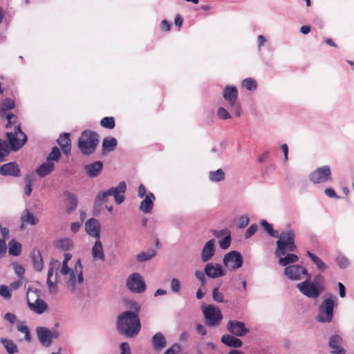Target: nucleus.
Segmentation results:
<instances>
[{
    "instance_id": "1",
    "label": "nucleus",
    "mask_w": 354,
    "mask_h": 354,
    "mask_svg": "<svg viewBox=\"0 0 354 354\" xmlns=\"http://www.w3.org/2000/svg\"><path fill=\"white\" fill-rule=\"evenodd\" d=\"M295 239V232L292 229L281 232L279 238L276 241L277 248L274 252L275 256L279 258V263L280 266L287 267L290 263L298 261L299 257L297 254L287 253L288 252H292L297 250Z\"/></svg>"
},
{
    "instance_id": "2",
    "label": "nucleus",
    "mask_w": 354,
    "mask_h": 354,
    "mask_svg": "<svg viewBox=\"0 0 354 354\" xmlns=\"http://www.w3.org/2000/svg\"><path fill=\"white\" fill-rule=\"evenodd\" d=\"M117 328L126 337H136L141 329L138 314L131 310H126L120 314L117 320Z\"/></svg>"
},
{
    "instance_id": "3",
    "label": "nucleus",
    "mask_w": 354,
    "mask_h": 354,
    "mask_svg": "<svg viewBox=\"0 0 354 354\" xmlns=\"http://www.w3.org/2000/svg\"><path fill=\"white\" fill-rule=\"evenodd\" d=\"M126 190V183L124 181H121L119 183L118 186L111 187L104 192H100L97 193L93 204L94 212H100L102 205L107 203V198L109 196H113L115 203L117 205L122 203L125 200L124 194Z\"/></svg>"
},
{
    "instance_id": "4",
    "label": "nucleus",
    "mask_w": 354,
    "mask_h": 354,
    "mask_svg": "<svg viewBox=\"0 0 354 354\" xmlns=\"http://www.w3.org/2000/svg\"><path fill=\"white\" fill-rule=\"evenodd\" d=\"M99 143V135L90 130L82 132L78 139V148L81 153L85 156L93 154Z\"/></svg>"
},
{
    "instance_id": "5",
    "label": "nucleus",
    "mask_w": 354,
    "mask_h": 354,
    "mask_svg": "<svg viewBox=\"0 0 354 354\" xmlns=\"http://www.w3.org/2000/svg\"><path fill=\"white\" fill-rule=\"evenodd\" d=\"M337 298L330 295L324 299L318 307V314L315 319L319 323H330L334 316V308L337 306Z\"/></svg>"
},
{
    "instance_id": "6",
    "label": "nucleus",
    "mask_w": 354,
    "mask_h": 354,
    "mask_svg": "<svg viewBox=\"0 0 354 354\" xmlns=\"http://www.w3.org/2000/svg\"><path fill=\"white\" fill-rule=\"evenodd\" d=\"M239 91L234 85H226L223 90V97L230 106L231 111L234 112L237 117H241L242 111L238 101Z\"/></svg>"
},
{
    "instance_id": "7",
    "label": "nucleus",
    "mask_w": 354,
    "mask_h": 354,
    "mask_svg": "<svg viewBox=\"0 0 354 354\" xmlns=\"http://www.w3.org/2000/svg\"><path fill=\"white\" fill-rule=\"evenodd\" d=\"M6 138L10 150L17 151L27 142V136L21 129L20 124L16 125L13 132H6Z\"/></svg>"
},
{
    "instance_id": "8",
    "label": "nucleus",
    "mask_w": 354,
    "mask_h": 354,
    "mask_svg": "<svg viewBox=\"0 0 354 354\" xmlns=\"http://www.w3.org/2000/svg\"><path fill=\"white\" fill-rule=\"evenodd\" d=\"M26 294L27 304L32 311L38 315H41L47 310L48 304L46 301L39 298L37 289L29 288Z\"/></svg>"
},
{
    "instance_id": "9",
    "label": "nucleus",
    "mask_w": 354,
    "mask_h": 354,
    "mask_svg": "<svg viewBox=\"0 0 354 354\" xmlns=\"http://www.w3.org/2000/svg\"><path fill=\"white\" fill-rule=\"evenodd\" d=\"M202 312L205 324L209 327H216L223 319L221 310L212 304L203 305Z\"/></svg>"
},
{
    "instance_id": "10",
    "label": "nucleus",
    "mask_w": 354,
    "mask_h": 354,
    "mask_svg": "<svg viewBox=\"0 0 354 354\" xmlns=\"http://www.w3.org/2000/svg\"><path fill=\"white\" fill-rule=\"evenodd\" d=\"M311 274H308L306 280L301 283L297 284V288L299 292L308 298L315 299L317 298L324 291L318 285L311 283Z\"/></svg>"
},
{
    "instance_id": "11",
    "label": "nucleus",
    "mask_w": 354,
    "mask_h": 354,
    "mask_svg": "<svg viewBox=\"0 0 354 354\" xmlns=\"http://www.w3.org/2000/svg\"><path fill=\"white\" fill-rule=\"evenodd\" d=\"M308 179L313 184H322L331 182L333 178L330 166L324 165L317 167L309 174Z\"/></svg>"
},
{
    "instance_id": "12",
    "label": "nucleus",
    "mask_w": 354,
    "mask_h": 354,
    "mask_svg": "<svg viewBox=\"0 0 354 354\" xmlns=\"http://www.w3.org/2000/svg\"><path fill=\"white\" fill-rule=\"evenodd\" d=\"M126 286L133 293H142L147 288L143 277L138 272H133L127 277Z\"/></svg>"
},
{
    "instance_id": "13",
    "label": "nucleus",
    "mask_w": 354,
    "mask_h": 354,
    "mask_svg": "<svg viewBox=\"0 0 354 354\" xmlns=\"http://www.w3.org/2000/svg\"><path fill=\"white\" fill-rule=\"evenodd\" d=\"M227 331L236 337H244L250 333V329L246 327L242 321L230 319L226 325Z\"/></svg>"
},
{
    "instance_id": "14",
    "label": "nucleus",
    "mask_w": 354,
    "mask_h": 354,
    "mask_svg": "<svg viewBox=\"0 0 354 354\" xmlns=\"http://www.w3.org/2000/svg\"><path fill=\"white\" fill-rule=\"evenodd\" d=\"M223 261L226 267L234 270L243 266V259L241 252L233 250L225 254Z\"/></svg>"
},
{
    "instance_id": "15",
    "label": "nucleus",
    "mask_w": 354,
    "mask_h": 354,
    "mask_svg": "<svg viewBox=\"0 0 354 354\" xmlns=\"http://www.w3.org/2000/svg\"><path fill=\"white\" fill-rule=\"evenodd\" d=\"M283 274L289 279L293 281H299L302 279L303 276L308 277L310 274L308 270L300 265H290L285 268Z\"/></svg>"
},
{
    "instance_id": "16",
    "label": "nucleus",
    "mask_w": 354,
    "mask_h": 354,
    "mask_svg": "<svg viewBox=\"0 0 354 354\" xmlns=\"http://www.w3.org/2000/svg\"><path fill=\"white\" fill-rule=\"evenodd\" d=\"M204 266L203 272L207 277L212 279L218 278L225 274L223 267L217 263L206 262Z\"/></svg>"
},
{
    "instance_id": "17",
    "label": "nucleus",
    "mask_w": 354,
    "mask_h": 354,
    "mask_svg": "<svg viewBox=\"0 0 354 354\" xmlns=\"http://www.w3.org/2000/svg\"><path fill=\"white\" fill-rule=\"evenodd\" d=\"M85 231L86 234L95 239H100V225L95 218H91L85 223Z\"/></svg>"
},
{
    "instance_id": "18",
    "label": "nucleus",
    "mask_w": 354,
    "mask_h": 354,
    "mask_svg": "<svg viewBox=\"0 0 354 354\" xmlns=\"http://www.w3.org/2000/svg\"><path fill=\"white\" fill-rule=\"evenodd\" d=\"M0 174L3 176L19 177L21 169L16 162H10L0 167Z\"/></svg>"
},
{
    "instance_id": "19",
    "label": "nucleus",
    "mask_w": 354,
    "mask_h": 354,
    "mask_svg": "<svg viewBox=\"0 0 354 354\" xmlns=\"http://www.w3.org/2000/svg\"><path fill=\"white\" fill-rule=\"evenodd\" d=\"M216 253L215 240L210 239L206 242L201 253V261L203 263L208 262Z\"/></svg>"
},
{
    "instance_id": "20",
    "label": "nucleus",
    "mask_w": 354,
    "mask_h": 354,
    "mask_svg": "<svg viewBox=\"0 0 354 354\" xmlns=\"http://www.w3.org/2000/svg\"><path fill=\"white\" fill-rule=\"evenodd\" d=\"M57 272L55 270L53 266L49 267L47 273L46 283L48 290L50 293L55 294L57 288Z\"/></svg>"
},
{
    "instance_id": "21",
    "label": "nucleus",
    "mask_w": 354,
    "mask_h": 354,
    "mask_svg": "<svg viewBox=\"0 0 354 354\" xmlns=\"http://www.w3.org/2000/svg\"><path fill=\"white\" fill-rule=\"evenodd\" d=\"M36 332L38 339L43 346L48 347L52 344L49 328L43 326H38L36 328Z\"/></svg>"
},
{
    "instance_id": "22",
    "label": "nucleus",
    "mask_w": 354,
    "mask_h": 354,
    "mask_svg": "<svg viewBox=\"0 0 354 354\" xmlns=\"http://www.w3.org/2000/svg\"><path fill=\"white\" fill-rule=\"evenodd\" d=\"M57 142L64 154L68 155L71 153V142L69 133H61L57 140Z\"/></svg>"
},
{
    "instance_id": "23",
    "label": "nucleus",
    "mask_w": 354,
    "mask_h": 354,
    "mask_svg": "<svg viewBox=\"0 0 354 354\" xmlns=\"http://www.w3.org/2000/svg\"><path fill=\"white\" fill-rule=\"evenodd\" d=\"M103 169V163L102 161H95L91 164L84 166V170L90 178L97 177Z\"/></svg>"
},
{
    "instance_id": "24",
    "label": "nucleus",
    "mask_w": 354,
    "mask_h": 354,
    "mask_svg": "<svg viewBox=\"0 0 354 354\" xmlns=\"http://www.w3.org/2000/svg\"><path fill=\"white\" fill-rule=\"evenodd\" d=\"M239 337L232 334H225L222 335L221 342L228 347L240 348L243 345V342Z\"/></svg>"
},
{
    "instance_id": "25",
    "label": "nucleus",
    "mask_w": 354,
    "mask_h": 354,
    "mask_svg": "<svg viewBox=\"0 0 354 354\" xmlns=\"http://www.w3.org/2000/svg\"><path fill=\"white\" fill-rule=\"evenodd\" d=\"M91 254L93 259L95 261H104L105 260V254L100 239H95L91 249Z\"/></svg>"
},
{
    "instance_id": "26",
    "label": "nucleus",
    "mask_w": 354,
    "mask_h": 354,
    "mask_svg": "<svg viewBox=\"0 0 354 354\" xmlns=\"http://www.w3.org/2000/svg\"><path fill=\"white\" fill-rule=\"evenodd\" d=\"M55 163L50 161H46L41 164L36 169L35 173L40 177L44 178L50 174L55 169Z\"/></svg>"
},
{
    "instance_id": "27",
    "label": "nucleus",
    "mask_w": 354,
    "mask_h": 354,
    "mask_svg": "<svg viewBox=\"0 0 354 354\" xmlns=\"http://www.w3.org/2000/svg\"><path fill=\"white\" fill-rule=\"evenodd\" d=\"M155 200L154 194L151 192L148 193L140 205V210L145 214L150 213L153 209Z\"/></svg>"
},
{
    "instance_id": "28",
    "label": "nucleus",
    "mask_w": 354,
    "mask_h": 354,
    "mask_svg": "<svg viewBox=\"0 0 354 354\" xmlns=\"http://www.w3.org/2000/svg\"><path fill=\"white\" fill-rule=\"evenodd\" d=\"M151 344L154 350L161 351L167 345V340L164 335L160 333H156L151 337Z\"/></svg>"
},
{
    "instance_id": "29",
    "label": "nucleus",
    "mask_w": 354,
    "mask_h": 354,
    "mask_svg": "<svg viewBox=\"0 0 354 354\" xmlns=\"http://www.w3.org/2000/svg\"><path fill=\"white\" fill-rule=\"evenodd\" d=\"M64 195L68 201V205L66 207V212L71 214L74 212L77 207V197L75 194L68 191H65Z\"/></svg>"
},
{
    "instance_id": "30",
    "label": "nucleus",
    "mask_w": 354,
    "mask_h": 354,
    "mask_svg": "<svg viewBox=\"0 0 354 354\" xmlns=\"http://www.w3.org/2000/svg\"><path fill=\"white\" fill-rule=\"evenodd\" d=\"M54 245L59 250L69 251L73 247V241L70 238H61L55 241Z\"/></svg>"
},
{
    "instance_id": "31",
    "label": "nucleus",
    "mask_w": 354,
    "mask_h": 354,
    "mask_svg": "<svg viewBox=\"0 0 354 354\" xmlns=\"http://www.w3.org/2000/svg\"><path fill=\"white\" fill-rule=\"evenodd\" d=\"M0 342L4 346L8 354H16L19 352L18 346L12 339L1 337Z\"/></svg>"
},
{
    "instance_id": "32",
    "label": "nucleus",
    "mask_w": 354,
    "mask_h": 354,
    "mask_svg": "<svg viewBox=\"0 0 354 354\" xmlns=\"http://www.w3.org/2000/svg\"><path fill=\"white\" fill-rule=\"evenodd\" d=\"M34 269L40 272L44 268V261L39 250H34L31 255Z\"/></svg>"
},
{
    "instance_id": "33",
    "label": "nucleus",
    "mask_w": 354,
    "mask_h": 354,
    "mask_svg": "<svg viewBox=\"0 0 354 354\" xmlns=\"http://www.w3.org/2000/svg\"><path fill=\"white\" fill-rule=\"evenodd\" d=\"M15 103L12 99L10 97L3 99L0 103V117L3 118L8 111L12 110L15 108Z\"/></svg>"
},
{
    "instance_id": "34",
    "label": "nucleus",
    "mask_w": 354,
    "mask_h": 354,
    "mask_svg": "<svg viewBox=\"0 0 354 354\" xmlns=\"http://www.w3.org/2000/svg\"><path fill=\"white\" fill-rule=\"evenodd\" d=\"M118 145L116 138L113 137H105L102 140L103 153L113 151Z\"/></svg>"
},
{
    "instance_id": "35",
    "label": "nucleus",
    "mask_w": 354,
    "mask_h": 354,
    "mask_svg": "<svg viewBox=\"0 0 354 354\" xmlns=\"http://www.w3.org/2000/svg\"><path fill=\"white\" fill-rule=\"evenodd\" d=\"M21 221L23 223H26L31 225H35L39 222V218L28 209H26L21 217Z\"/></svg>"
},
{
    "instance_id": "36",
    "label": "nucleus",
    "mask_w": 354,
    "mask_h": 354,
    "mask_svg": "<svg viewBox=\"0 0 354 354\" xmlns=\"http://www.w3.org/2000/svg\"><path fill=\"white\" fill-rule=\"evenodd\" d=\"M306 256L310 259L312 262L316 266L317 268L319 271L324 272L326 269L327 266L326 263L319 257L313 252L307 251Z\"/></svg>"
},
{
    "instance_id": "37",
    "label": "nucleus",
    "mask_w": 354,
    "mask_h": 354,
    "mask_svg": "<svg viewBox=\"0 0 354 354\" xmlns=\"http://www.w3.org/2000/svg\"><path fill=\"white\" fill-rule=\"evenodd\" d=\"M17 330L21 333L24 335V339L25 342L29 343L31 342V336L29 328L24 324V322L19 321L16 324Z\"/></svg>"
},
{
    "instance_id": "38",
    "label": "nucleus",
    "mask_w": 354,
    "mask_h": 354,
    "mask_svg": "<svg viewBox=\"0 0 354 354\" xmlns=\"http://www.w3.org/2000/svg\"><path fill=\"white\" fill-rule=\"evenodd\" d=\"M263 229L272 237L279 238L280 235L277 230L273 229L272 225L269 223L266 219H262L259 222Z\"/></svg>"
},
{
    "instance_id": "39",
    "label": "nucleus",
    "mask_w": 354,
    "mask_h": 354,
    "mask_svg": "<svg viewBox=\"0 0 354 354\" xmlns=\"http://www.w3.org/2000/svg\"><path fill=\"white\" fill-rule=\"evenodd\" d=\"M225 174L222 169L209 172V179L214 183H218L225 179Z\"/></svg>"
},
{
    "instance_id": "40",
    "label": "nucleus",
    "mask_w": 354,
    "mask_h": 354,
    "mask_svg": "<svg viewBox=\"0 0 354 354\" xmlns=\"http://www.w3.org/2000/svg\"><path fill=\"white\" fill-rule=\"evenodd\" d=\"M9 254L15 257H17L20 255L21 252L22 245L19 242L15 241L14 239H12L9 242Z\"/></svg>"
},
{
    "instance_id": "41",
    "label": "nucleus",
    "mask_w": 354,
    "mask_h": 354,
    "mask_svg": "<svg viewBox=\"0 0 354 354\" xmlns=\"http://www.w3.org/2000/svg\"><path fill=\"white\" fill-rule=\"evenodd\" d=\"M342 337L338 334L332 335L328 340V346L330 349L339 348L342 346Z\"/></svg>"
},
{
    "instance_id": "42",
    "label": "nucleus",
    "mask_w": 354,
    "mask_h": 354,
    "mask_svg": "<svg viewBox=\"0 0 354 354\" xmlns=\"http://www.w3.org/2000/svg\"><path fill=\"white\" fill-rule=\"evenodd\" d=\"M156 255V251L153 249H150L147 252H142L141 253L137 254L136 260L138 262H145L151 259Z\"/></svg>"
},
{
    "instance_id": "43",
    "label": "nucleus",
    "mask_w": 354,
    "mask_h": 354,
    "mask_svg": "<svg viewBox=\"0 0 354 354\" xmlns=\"http://www.w3.org/2000/svg\"><path fill=\"white\" fill-rule=\"evenodd\" d=\"M10 151L8 142L5 140L0 139V162L5 161L6 157L9 155Z\"/></svg>"
},
{
    "instance_id": "44",
    "label": "nucleus",
    "mask_w": 354,
    "mask_h": 354,
    "mask_svg": "<svg viewBox=\"0 0 354 354\" xmlns=\"http://www.w3.org/2000/svg\"><path fill=\"white\" fill-rule=\"evenodd\" d=\"M335 261L340 269H345L348 268L350 264L348 259L341 253L337 254Z\"/></svg>"
},
{
    "instance_id": "45",
    "label": "nucleus",
    "mask_w": 354,
    "mask_h": 354,
    "mask_svg": "<svg viewBox=\"0 0 354 354\" xmlns=\"http://www.w3.org/2000/svg\"><path fill=\"white\" fill-rule=\"evenodd\" d=\"M241 86L248 91H254L257 87V82L255 80L248 77L243 80L241 82Z\"/></svg>"
},
{
    "instance_id": "46",
    "label": "nucleus",
    "mask_w": 354,
    "mask_h": 354,
    "mask_svg": "<svg viewBox=\"0 0 354 354\" xmlns=\"http://www.w3.org/2000/svg\"><path fill=\"white\" fill-rule=\"evenodd\" d=\"M61 157V152L60 150L57 147H53L51 149V151L48 155V157L46 158L47 161H56L58 162L59 158Z\"/></svg>"
},
{
    "instance_id": "47",
    "label": "nucleus",
    "mask_w": 354,
    "mask_h": 354,
    "mask_svg": "<svg viewBox=\"0 0 354 354\" xmlns=\"http://www.w3.org/2000/svg\"><path fill=\"white\" fill-rule=\"evenodd\" d=\"M100 125L108 129H113L115 126V120L113 117H104L100 120Z\"/></svg>"
},
{
    "instance_id": "48",
    "label": "nucleus",
    "mask_w": 354,
    "mask_h": 354,
    "mask_svg": "<svg viewBox=\"0 0 354 354\" xmlns=\"http://www.w3.org/2000/svg\"><path fill=\"white\" fill-rule=\"evenodd\" d=\"M194 276L197 280H198L201 283V288H205L206 283H207V278H206V274L201 270H196L194 272Z\"/></svg>"
},
{
    "instance_id": "49",
    "label": "nucleus",
    "mask_w": 354,
    "mask_h": 354,
    "mask_svg": "<svg viewBox=\"0 0 354 354\" xmlns=\"http://www.w3.org/2000/svg\"><path fill=\"white\" fill-rule=\"evenodd\" d=\"M213 299L218 303L225 302L223 294L219 291V287H215L212 290Z\"/></svg>"
},
{
    "instance_id": "50",
    "label": "nucleus",
    "mask_w": 354,
    "mask_h": 354,
    "mask_svg": "<svg viewBox=\"0 0 354 354\" xmlns=\"http://www.w3.org/2000/svg\"><path fill=\"white\" fill-rule=\"evenodd\" d=\"M232 241L231 233L227 234L224 238L219 241L218 244L221 249L227 250L230 246Z\"/></svg>"
},
{
    "instance_id": "51",
    "label": "nucleus",
    "mask_w": 354,
    "mask_h": 354,
    "mask_svg": "<svg viewBox=\"0 0 354 354\" xmlns=\"http://www.w3.org/2000/svg\"><path fill=\"white\" fill-rule=\"evenodd\" d=\"M3 118H6L8 121L6 128L9 129L12 127V124L17 123V116L11 113H8L5 114L4 117Z\"/></svg>"
},
{
    "instance_id": "52",
    "label": "nucleus",
    "mask_w": 354,
    "mask_h": 354,
    "mask_svg": "<svg viewBox=\"0 0 354 354\" xmlns=\"http://www.w3.org/2000/svg\"><path fill=\"white\" fill-rule=\"evenodd\" d=\"M82 268L81 261L78 259L75 264V271L77 273V281L79 283H82L84 281Z\"/></svg>"
},
{
    "instance_id": "53",
    "label": "nucleus",
    "mask_w": 354,
    "mask_h": 354,
    "mask_svg": "<svg viewBox=\"0 0 354 354\" xmlns=\"http://www.w3.org/2000/svg\"><path fill=\"white\" fill-rule=\"evenodd\" d=\"M180 282L176 278H173L170 282L171 291L173 293H178L180 290Z\"/></svg>"
},
{
    "instance_id": "54",
    "label": "nucleus",
    "mask_w": 354,
    "mask_h": 354,
    "mask_svg": "<svg viewBox=\"0 0 354 354\" xmlns=\"http://www.w3.org/2000/svg\"><path fill=\"white\" fill-rule=\"evenodd\" d=\"M217 116L221 120L231 118L230 112L224 107H219L217 110Z\"/></svg>"
},
{
    "instance_id": "55",
    "label": "nucleus",
    "mask_w": 354,
    "mask_h": 354,
    "mask_svg": "<svg viewBox=\"0 0 354 354\" xmlns=\"http://www.w3.org/2000/svg\"><path fill=\"white\" fill-rule=\"evenodd\" d=\"M258 225L256 223H253L249 226L245 233V239H249L257 231Z\"/></svg>"
},
{
    "instance_id": "56",
    "label": "nucleus",
    "mask_w": 354,
    "mask_h": 354,
    "mask_svg": "<svg viewBox=\"0 0 354 354\" xmlns=\"http://www.w3.org/2000/svg\"><path fill=\"white\" fill-rule=\"evenodd\" d=\"M0 295L8 299L12 297L11 290L7 286L0 285Z\"/></svg>"
},
{
    "instance_id": "57",
    "label": "nucleus",
    "mask_w": 354,
    "mask_h": 354,
    "mask_svg": "<svg viewBox=\"0 0 354 354\" xmlns=\"http://www.w3.org/2000/svg\"><path fill=\"white\" fill-rule=\"evenodd\" d=\"M181 351V346L178 344H174L167 348L164 354H178Z\"/></svg>"
},
{
    "instance_id": "58",
    "label": "nucleus",
    "mask_w": 354,
    "mask_h": 354,
    "mask_svg": "<svg viewBox=\"0 0 354 354\" xmlns=\"http://www.w3.org/2000/svg\"><path fill=\"white\" fill-rule=\"evenodd\" d=\"M250 218L248 215H242L239 217V224L238 225L239 228L243 229L245 228L249 223Z\"/></svg>"
},
{
    "instance_id": "59",
    "label": "nucleus",
    "mask_w": 354,
    "mask_h": 354,
    "mask_svg": "<svg viewBox=\"0 0 354 354\" xmlns=\"http://www.w3.org/2000/svg\"><path fill=\"white\" fill-rule=\"evenodd\" d=\"M324 282V277L321 274L315 275L313 281L311 283H316L322 288H324L323 283Z\"/></svg>"
},
{
    "instance_id": "60",
    "label": "nucleus",
    "mask_w": 354,
    "mask_h": 354,
    "mask_svg": "<svg viewBox=\"0 0 354 354\" xmlns=\"http://www.w3.org/2000/svg\"><path fill=\"white\" fill-rule=\"evenodd\" d=\"M213 235L216 238H220L223 236H226L231 233L227 228H225L221 230H212Z\"/></svg>"
},
{
    "instance_id": "61",
    "label": "nucleus",
    "mask_w": 354,
    "mask_h": 354,
    "mask_svg": "<svg viewBox=\"0 0 354 354\" xmlns=\"http://www.w3.org/2000/svg\"><path fill=\"white\" fill-rule=\"evenodd\" d=\"M120 354H131L129 343L122 342L120 346Z\"/></svg>"
},
{
    "instance_id": "62",
    "label": "nucleus",
    "mask_w": 354,
    "mask_h": 354,
    "mask_svg": "<svg viewBox=\"0 0 354 354\" xmlns=\"http://www.w3.org/2000/svg\"><path fill=\"white\" fill-rule=\"evenodd\" d=\"M267 42V39L266 37L263 35H260L257 37V48L258 50H261L262 47L265 45V44Z\"/></svg>"
},
{
    "instance_id": "63",
    "label": "nucleus",
    "mask_w": 354,
    "mask_h": 354,
    "mask_svg": "<svg viewBox=\"0 0 354 354\" xmlns=\"http://www.w3.org/2000/svg\"><path fill=\"white\" fill-rule=\"evenodd\" d=\"M160 28L162 31H169L171 28V24L167 19H163L160 23Z\"/></svg>"
},
{
    "instance_id": "64",
    "label": "nucleus",
    "mask_w": 354,
    "mask_h": 354,
    "mask_svg": "<svg viewBox=\"0 0 354 354\" xmlns=\"http://www.w3.org/2000/svg\"><path fill=\"white\" fill-rule=\"evenodd\" d=\"M324 193L326 196L333 198H339V196L337 195L336 192L333 188L328 187L325 189Z\"/></svg>"
}]
</instances>
